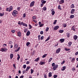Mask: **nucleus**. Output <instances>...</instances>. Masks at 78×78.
<instances>
[{
  "mask_svg": "<svg viewBox=\"0 0 78 78\" xmlns=\"http://www.w3.org/2000/svg\"><path fill=\"white\" fill-rule=\"evenodd\" d=\"M0 51H2V52H4V51H5V52H6L8 51V49L6 48H2L0 49Z\"/></svg>",
  "mask_w": 78,
  "mask_h": 78,
  "instance_id": "nucleus-1",
  "label": "nucleus"
},
{
  "mask_svg": "<svg viewBox=\"0 0 78 78\" xmlns=\"http://www.w3.org/2000/svg\"><path fill=\"white\" fill-rule=\"evenodd\" d=\"M19 14V12L16 10H14L12 13V14L14 16H16V14Z\"/></svg>",
  "mask_w": 78,
  "mask_h": 78,
  "instance_id": "nucleus-2",
  "label": "nucleus"
},
{
  "mask_svg": "<svg viewBox=\"0 0 78 78\" xmlns=\"http://www.w3.org/2000/svg\"><path fill=\"white\" fill-rule=\"evenodd\" d=\"M58 65H56L54 67H53V70H55L56 69H58Z\"/></svg>",
  "mask_w": 78,
  "mask_h": 78,
  "instance_id": "nucleus-3",
  "label": "nucleus"
},
{
  "mask_svg": "<svg viewBox=\"0 0 78 78\" xmlns=\"http://www.w3.org/2000/svg\"><path fill=\"white\" fill-rule=\"evenodd\" d=\"M35 3V2L34 1H33L31 2L30 5V7H32V6H33L34 5Z\"/></svg>",
  "mask_w": 78,
  "mask_h": 78,
  "instance_id": "nucleus-4",
  "label": "nucleus"
},
{
  "mask_svg": "<svg viewBox=\"0 0 78 78\" xmlns=\"http://www.w3.org/2000/svg\"><path fill=\"white\" fill-rule=\"evenodd\" d=\"M61 51V48H58L56 50V53H59L60 51Z\"/></svg>",
  "mask_w": 78,
  "mask_h": 78,
  "instance_id": "nucleus-5",
  "label": "nucleus"
},
{
  "mask_svg": "<svg viewBox=\"0 0 78 78\" xmlns=\"http://www.w3.org/2000/svg\"><path fill=\"white\" fill-rule=\"evenodd\" d=\"M12 9H13L12 6H10L9 8V12H10V11H12Z\"/></svg>",
  "mask_w": 78,
  "mask_h": 78,
  "instance_id": "nucleus-6",
  "label": "nucleus"
},
{
  "mask_svg": "<svg viewBox=\"0 0 78 78\" xmlns=\"http://www.w3.org/2000/svg\"><path fill=\"white\" fill-rule=\"evenodd\" d=\"M45 64V62H40L39 64L40 65H44Z\"/></svg>",
  "mask_w": 78,
  "mask_h": 78,
  "instance_id": "nucleus-7",
  "label": "nucleus"
},
{
  "mask_svg": "<svg viewBox=\"0 0 78 78\" xmlns=\"http://www.w3.org/2000/svg\"><path fill=\"white\" fill-rule=\"evenodd\" d=\"M21 23L22 25H23V26H24L25 27H28V25L27 24L25 23H23V22H22Z\"/></svg>",
  "mask_w": 78,
  "mask_h": 78,
  "instance_id": "nucleus-8",
  "label": "nucleus"
},
{
  "mask_svg": "<svg viewBox=\"0 0 78 78\" xmlns=\"http://www.w3.org/2000/svg\"><path fill=\"white\" fill-rule=\"evenodd\" d=\"M58 28H59V26H57L54 27V30H57Z\"/></svg>",
  "mask_w": 78,
  "mask_h": 78,
  "instance_id": "nucleus-9",
  "label": "nucleus"
},
{
  "mask_svg": "<svg viewBox=\"0 0 78 78\" xmlns=\"http://www.w3.org/2000/svg\"><path fill=\"white\" fill-rule=\"evenodd\" d=\"M10 56L11 59H12L13 58V56H14V55L13 54H10Z\"/></svg>",
  "mask_w": 78,
  "mask_h": 78,
  "instance_id": "nucleus-10",
  "label": "nucleus"
},
{
  "mask_svg": "<svg viewBox=\"0 0 78 78\" xmlns=\"http://www.w3.org/2000/svg\"><path fill=\"white\" fill-rule=\"evenodd\" d=\"M73 39L74 40H76L78 39V36H77L75 35L73 36Z\"/></svg>",
  "mask_w": 78,
  "mask_h": 78,
  "instance_id": "nucleus-11",
  "label": "nucleus"
},
{
  "mask_svg": "<svg viewBox=\"0 0 78 78\" xmlns=\"http://www.w3.org/2000/svg\"><path fill=\"white\" fill-rule=\"evenodd\" d=\"M59 5H60V4H62V3H64V0H61L59 2Z\"/></svg>",
  "mask_w": 78,
  "mask_h": 78,
  "instance_id": "nucleus-12",
  "label": "nucleus"
},
{
  "mask_svg": "<svg viewBox=\"0 0 78 78\" xmlns=\"http://www.w3.org/2000/svg\"><path fill=\"white\" fill-rule=\"evenodd\" d=\"M64 41H65V39L63 38H61L60 40V41L62 43L64 42Z\"/></svg>",
  "mask_w": 78,
  "mask_h": 78,
  "instance_id": "nucleus-13",
  "label": "nucleus"
},
{
  "mask_svg": "<svg viewBox=\"0 0 78 78\" xmlns=\"http://www.w3.org/2000/svg\"><path fill=\"white\" fill-rule=\"evenodd\" d=\"M66 36L68 37H70V33H67L66 34Z\"/></svg>",
  "mask_w": 78,
  "mask_h": 78,
  "instance_id": "nucleus-14",
  "label": "nucleus"
},
{
  "mask_svg": "<svg viewBox=\"0 0 78 78\" xmlns=\"http://www.w3.org/2000/svg\"><path fill=\"white\" fill-rule=\"evenodd\" d=\"M71 30H73L74 31H75V26H73L71 28Z\"/></svg>",
  "mask_w": 78,
  "mask_h": 78,
  "instance_id": "nucleus-15",
  "label": "nucleus"
},
{
  "mask_svg": "<svg viewBox=\"0 0 78 78\" xmlns=\"http://www.w3.org/2000/svg\"><path fill=\"white\" fill-rule=\"evenodd\" d=\"M66 68V66H63V67L62 69L61 70L62 71H64L65 70Z\"/></svg>",
  "mask_w": 78,
  "mask_h": 78,
  "instance_id": "nucleus-16",
  "label": "nucleus"
},
{
  "mask_svg": "<svg viewBox=\"0 0 78 78\" xmlns=\"http://www.w3.org/2000/svg\"><path fill=\"white\" fill-rule=\"evenodd\" d=\"M75 9H72L71 11V14H73L74 13V12H75Z\"/></svg>",
  "mask_w": 78,
  "mask_h": 78,
  "instance_id": "nucleus-17",
  "label": "nucleus"
},
{
  "mask_svg": "<svg viewBox=\"0 0 78 78\" xmlns=\"http://www.w3.org/2000/svg\"><path fill=\"white\" fill-rule=\"evenodd\" d=\"M20 47H18L17 49H16L15 51V52H17V51H19V50H20Z\"/></svg>",
  "mask_w": 78,
  "mask_h": 78,
  "instance_id": "nucleus-18",
  "label": "nucleus"
},
{
  "mask_svg": "<svg viewBox=\"0 0 78 78\" xmlns=\"http://www.w3.org/2000/svg\"><path fill=\"white\" fill-rule=\"evenodd\" d=\"M18 47V45L17 44H16L14 47V49H17Z\"/></svg>",
  "mask_w": 78,
  "mask_h": 78,
  "instance_id": "nucleus-19",
  "label": "nucleus"
},
{
  "mask_svg": "<svg viewBox=\"0 0 78 78\" xmlns=\"http://www.w3.org/2000/svg\"><path fill=\"white\" fill-rule=\"evenodd\" d=\"M44 0H41V2L42 3H43V4H45V3H46V1Z\"/></svg>",
  "mask_w": 78,
  "mask_h": 78,
  "instance_id": "nucleus-20",
  "label": "nucleus"
},
{
  "mask_svg": "<svg viewBox=\"0 0 78 78\" xmlns=\"http://www.w3.org/2000/svg\"><path fill=\"white\" fill-rule=\"evenodd\" d=\"M18 36L19 37H20L21 36V33L20 32H18L17 33Z\"/></svg>",
  "mask_w": 78,
  "mask_h": 78,
  "instance_id": "nucleus-21",
  "label": "nucleus"
},
{
  "mask_svg": "<svg viewBox=\"0 0 78 78\" xmlns=\"http://www.w3.org/2000/svg\"><path fill=\"white\" fill-rule=\"evenodd\" d=\"M30 34V31H28L27 32V33L26 34L27 36H29Z\"/></svg>",
  "mask_w": 78,
  "mask_h": 78,
  "instance_id": "nucleus-22",
  "label": "nucleus"
},
{
  "mask_svg": "<svg viewBox=\"0 0 78 78\" xmlns=\"http://www.w3.org/2000/svg\"><path fill=\"white\" fill-rule=\"evenodd\" d=\"M58 9H59L60 10H62V9L61 8V5H59L58 6Z\"/></svg>",
  "mask_w": 78,
  "mask_h": 78,
  "instance_id": "nucleus-23",
  "label": "nucleus"
},
{
  "mask_svg": "<svg viewBox=\"0 0 78 78\" xmlns=\"http://www.w3.org/2000/svg\"><path fill=\"white\" fill-rule=\"evenodd\" d=\"M30 69V66H27V67L26 70V71H28V70H29Z\"/></svg>",
  "mask_w": 78,
  "mask_h": 78,
  "instance_id": "nucleus-24",
  "label": "nucleus"
},
{
  "mask_svg": "<svg viewBox=\"0 0 78 78\" xmlns=\"http://www.w3.org/2000/svg\"><path fill=\"white\" fill-rule=\"evenodd\" d=\"M74 16H74V15H70L69 18L70 19H73V18Z\"/></svg>",
  "mask_w": 78,
  "mask_h": 78,
  "instance_id": "nucleus-25",
  "label": "nucleus"
},
{
  "mask_svg": "<svg viewBox=\"0 0 78 78\" xmlns=\"http://www.w3.org/2000/svg\"><path fill=\"white\" fill-rule=\"evenodd\" d=\"M47 55H48V54H44V55L42 56V57L43 58H44L46 57L47 56Z\"/></svg>",
  "mask_w": 78,
  "mask_h": 78,
  "instance_id": "nucleus-26",
  "label": "nucleus"
},
{
  "mask_svg": "<svg viewBox=\"0 0 78 78\" xmlns=\"http://www.w3.org/2000/svg\"><path fill=\"white\" fill-rule=\"evenodd\" d=\"M59 33H62L64 32V30H60L58 31Z\"/></svg>",
  "mask_w": 78,
  "mask_h": 78,
  "instance_id": "nucleus-27",
  "label": "nucleus"
},
{
  "mask_svg": "<svg viewBox=\"0 0 78 78\" xmlns=\"http://www.w3.org/2000/svg\"><path fill=\"white\" fill-rule=\"evenodd\" d=\"M18 57L17 58V59L18 60H19V59L20 58V55L19 54H17Z\"/></svg>",
  "mask_w": 78,
  "mask_h": 78,
  "instance_id": "nucleus-28",
  "label": "nucleus"
},
{
  "mask_svg": "<svg viewBox=\"0 0 78 78\" xmlns=\"http://www.w3.org/2000/svg\"><path fill=\"white\" fill-rule=\"evenodd\" d=\"M49 39H50V37L49 36L48 38L45 40V42H47L48 41Z\"/></svg>",
  "mask_w": 78,
  "mask_h": 78,
  "instance_id": "nucleus-29",
  "label": "nucleus"
},
{
  "mask_svg": "<svg viewBox=\"0 0 78 78\" xmlns=\"http://www.w3.org/2000/svg\"><path fill=\"white\" fill-rule=\"evenodd\" d=\"M39 60V58H37V59H36L34 61H35V62H37V61H38Z\"/></svg>",
  "mask_w": 78,
  "mask_h": 78,
  "instance_id": "nucleus-30",
  "label": "nucleus"
},
{
  "mask_svg": "<svg viewBox=\"0 0 78 78\" xmlns=\"http://www.w3.org/2000/svg\"><path fill=\"white\" fill-rule=\"evenodd\" d=\"M55 12L54 11H52L51 12V14L52 16H54V15H55Z\"/></svg>",
  "mask_w": 78,
  "mask_h": 78,
  "instance_id": "nucleus-31",
  "label": "nucleus"
},
{
  "mask_svg": "<svg viewBox=\"0 0 78 78\" xmlns=\"http://www.w3.org/2000/svg\"><path fill=\"white\" fill-rule=\"evenodd\" d=\"M52 75L51 74V72H50L48 74L49 77H51V76Z\"/></svg>",
  "mask_w": 78,
  "mask_h": 78,
  "instance_id": "nucleus-32",
  "label": "nucleus"
},
{
  "mask_svg": "<svg viewBox=\"0 0 78 78\" xmlns=\"http://www.w3.org/2000/svg\"><path fill=\"white\" fill-rule=\"evenodd\" d=\"M52 59H53V58H50L48 60V62H50L51 61V60H52Z\"/></svg>",
  "mask_w": 78,
  "mask_h": 78,
  "instance_id": "nucleus-33",
  "label": "nucleus"
},
{
  "mask_svg": "<svg viewBox=\"0 0 78 78\" xmlns=\"http://www.w3.org/2000/svg\"><path fill=\"white\" fill-rule=\"evenodd\" d=\"M75 62V58H72L71 60V62Z\"/></svg>",
  "mask_w": 78,
  "mask_h": 78,
  "instance_id": "nucleus-34",
  "label": "nucleus"
},
{
  "mask_svg": "<svg viewBox=\"0 0 78 78\" xmlns=\"http://www.w3.org/2000/svg\"><path fill=\"white\" fill-rule=\"evenodd\" d=\"M68 44L69 45V47H70L71 45H72V42L71 41L69 42L68 43Z\"/></svg>",
  "mask_w": 78,
  "mask_h": 78,
  "instance_id": "nucleus-35",
  "label": "nucleus"
},
{
  "mask_svg": "<svg viewBox=\"0 0 78 78\" xmlns=\"http://www.w3.org/2000/svg\"><path fill=\"white\" fill-rule=\"evenodd\" d=\"M70 50V48H65V51H69Z\"/></svg>",
  "mask_w": 78,
  "mask_h": 78,
  "instance_id": "nucleus-36",
  "label": "nucleus"
},
{
  "mask_svg": "<svg viewBox=\"0 0 78 78\" xmlns=\"http://www.w3.org/2000/svg\"><path fill=\"white\" fill-rule=\"evenodd\" d=\"M63 26L64 28H66L67 27V25H66V23L63 24Z\"/></svg>",
  "mask_w": 78,
  "mask_h": 78,
  "instance_id": "nucleus-37",
  "label": "nucleus"
},
{
  "mask_svg": "<svg viewBox=\"0 0 78 78\" xmlns=\"http://www.w3.org/2000/svg\"><path fill=\"white\" fill-rule=\"evenodd\" d=\"M18 23V25H22V23H21L20 21H19Z\"/></svg>",
  "mask_w": 78,
  "mask_h": 78,
  "instance_id": "nucleus-38",
  "label": "nucleus"
},
{
  "mask_svg": "<svg viewBox=\"0 0 78 78\" xmlns=\"http://www.w3.org/2000/svg\"><path fill=\"white\" fill-rule=\"evenodd\" d=\"M43 10L44 11H46V10H47V8H46V7H44L43 8Z\"/></svg>",
  "mask_w": 78,
  "mask_h": 78,
  "instance_id": "nucleus-39",
  "label": "nucleus"
},
{
  "mask_svg": "<svg viewBox=\"0 0 78 78\" xmlns=\"http://www.w3.org/2000/svg\"><path fill=\"white\" fill-rule=\"evenodd\" d=\"M4 13H0V16H4Z\"/></svg>",
  "mask_w": 78,
  "mask_h": 78,
  "instance_id": "nucleus-40",
  "label": "nucleus"
},
{
  "mask_svg": "<svg viewBox=\"0 0 78 78\" xmlns=\"http://www.w3.org/2000/svg\"><path fill=\"white\" fill-rule=\"evenodd\" d=\"M29 29H31V28H32V26H31V25H29Z\"/></svg>",
  "mask_w": 78,
  "mask_h": 78,
  "instance_id": "nucleus-41",
  "label": "nucleus"
},
{
  "mask_svg": "<svg viewBox=\"0 0 78 78\" xmlns=\"http://www.w3.org/2000/svg\"><path fill=\"white\" fill-rule=\"evenodd\" d=\"M30 43L29 42H27V43H26V45L28 47L29 45H30Z\"/></svg>",
  "mask_w": 78,
  "mask_h": 78,
  "instance_id": "nucleus-42",
  "label": "nucleus"
},
{
  "mask_svg": "<svg viewBox=\"0 0 78 78\" xmlns=\"http://www.w3.org/2000/svg\"><path fill=\"white\" fill-rule=\"evenodd\" d=\"M53 77L54 78H57L58 77V75H54Z\"/></svg>",
  "mask_w": 78,
  "mask_h": 78,
  "instance_id": "nucleus-43",
  "label": "nucleus"
},
{
  "mask_svg": "<svg viewBox=\"0 0 78 78\" xmlns=\"http://www.w3.org/2000/svg\"><path fill=\"white\" fill-rule=\"evenodd\" d=\"M28 31V29H27L25 28L24 30V33H26L27 31Z\"/></svg>",
  "mask_w": 78,
  "mask_h": 78,
  "instance_id": "nucleus-44",
  "label": "nucleus"
},
{
  "mask_svg": "<svg viewBox=\"0 0 78 78\" xmlns=\"http://www.w3.org/2000/svg\"><path fill=\"white\" fill-rule=\"evenodd\" d=\"M71 8H73L74 7V5H73V4H72L71 5Z\"/></svg>",
  "mask_w": 78,
  "mask_h": 78,
  "instance_id": "nucleus-45",
  "label": "nucleus"
},
{
  "mask_svg": "<svg viewBox=\"0 0 78 78\" xmlns=\"http://www.w3.org/2000/svg\"><path fill=\"white\" fill-rule=\"evenodd\" d=\"M56 22H57V20H55L53 23L54 25H55V24L56 23Z\"/></svg>",
  "mask_w": 78,
  "mask_h": 78,
  "instance_id": "nucleus-46",
  "label": "nucleus"
},
{
  "mask_svg": "<svg viewBox=\"0 0 78 78\" xmlns=\"http://www.w3.org/2000/svg\"><path fill=\"white\" fill-rule=\"evenodd\" d=\"M12 44V42L11 41H10L9 42H8V44Z\"/></svg>",
  "mask_w": 78,
  "mask_h": 78,
  "instance_id": "nucleus-47",
  "label": "nucleus"
},
{
  "mask_svg": "<svg viewBox=\"0 0 78 78\" xmlns=\"http://www.w3.org/2000/svg\"><path fill=\"white\" fill-rule=\"evenodd\" d=\"M48 30H49V27H47L46 29V31H48Z\"/></svg>",
  "mask_w": 78,
  "mask_h": 78,
  "instance_id": "nucleus-48",
  "label": "nucleus"
},
{
  "mask_svg": "<svg viewBox=\"0 0 78 78\" xmlns=\"http://www.w3.org/2000/svg\"><path fill=\"white\" fill-rule=\"evenodd\" d=\"M44 36H42L41 37V40H43L44 39Z\"/></svg>",
  "mask_w": 78,
  "mask_h": 78,
  "instance_id": "nucleus-49",
  "label": "nucleus"
},
{
  "mask_svg": "<svg viewBox=\"0 0 78 78\" xmlns=\"http://www.w3.org/2000/svg\"><path fill=\"white\" fill-rule=\"evenodd\" d=\"M26 67H27V65H23V69H26Z\"/></svg>",
  "mask_w": 78,
  "mask_h": 78,
  "instance_id": "nucleus-50",
  "label": "nucleus"
},
{
  "mask_svg": "<svg viewBox=\"0 0 78 78\" xmlns=\"http://www.w3.org/2000/svg\"><path fill=\"white\" fill-rule=\"evenodd\" d=\"M55 66V63H53L52 64V66L54 67Z\"/></svg>",
  "mask_w": 78,
  "mask_h": 78,
  "instance_id": "nucleus-51",
  "label": "nucleus"
},
{
  "mask_svg": "<svg viewBox=\"0 0 78 78\" xmlns=\"http://www.w3.org/2000/svg\"><path fill=\"white\" fill-rule=\"evenodd\" d=\"M38 40H39V41H40V38H41V35H38Z\"/></svg>",
  "mask_w": 78,
  "mask_h": 78,
  "instance_id": "nucleus-52",
  "label": "nucleus"
},
{
  "mask_svg": "<svg viewBox=\"0 0 78 78\" xmlns=\"http://www.w3.org/2000/svg\"><path fill=\"white\" fill-rule=\"evenodd\" d=\"M40 34H44V31H41L40 32Z\"/></svg>",
  "mask_w": 78,
  "mask_h": 78,
  "instance_id": "nucleus-53",
  "label": "nucleus"
},
{
  "mask_svg": "<svg viewBox=\"0 0 78 78\" xmlns=\"http://www.w3.org/2000/svg\"><path fill=\"white\" fill-rule=\"evenodd\" d=\"M44 24H41L40 26H39V27H43L44 26Z\"/></svg>",
  "mask_w": 78,
  "mask_h": 78,
  "instance_id": "nucleus-54",
  "label": "nucleus"
},
{
  "mask_svg": "<svg viewBox=\"0 0 78 78\" xmlns=\"http://www.w3.org/2000/svg\"><path fill=\"white\" fill-rule=\"evenodd\" d=\"M13 66L14 67V69H16V65L14 64H13Z\"/></svg>",
  "mask_w": 78,
  "mask_h": 78,
  "instance_id": "nucleus-55",
  "label": "nucleus"
},
{
  "mask_svg": "<svg viewBox=\"0 0 78 78\" xmlns=\"http://www.w3.org/2000/svg\"><path fill=\"white\" fill-rule=\"evenodd\" d=\"M75 69H76L74 67L72 68V70H73V71H74V70H75Z\"/></svg>",
  "mask_w": 78,
  "mask_h": 78,
  "instance_id": "nucleus-56",
  "label": "nucleus"
},
{
  "mask_svg": "<svg viewBox=\"0 0 78 78\" xmlns=\"http://www.w3.org/2000/svg\"><path fill=\"white\" fill-rule=\"evenodd\" d=\"M34 72V71L33 70V69H31V73H33Z\"/></svg>",
  "mask_w": 78,
  "mask_h": 78,
  "instance_id": "nucleus-57",
  "label": "nucleus"
},
{
  "mask_svg": "<svg viewBox=\"0 0 78 78\" xmlns=\"http://www.w3.org/2000/svg\"><path fill=\"white\" fill-rule=\"evenodd\" d=\"M23 17H26V14L24 13L23 15Z\"/></svg>",
  "mask_w": 78,
  "mask_h": 78,
  "instance_id": "nucleus-58",
  "label": "nucleus"
},
{
  "mask_svg": "<svg viewBox=\"0 0 78 78\" xmlns=\"http://www.w3.org/2000/svg\"><path fill=\"white\" fill-rule=\"evenodd\" d=\"M47 76L46 75V74H44V78H47Z\"/></svg>",
  "mask_w": 78,
  "mask_h": 78,
  "instance_id": "nucleus-59",
  "label": "nucleus"
},
{
  "mask_svg": "<svg viewBox=\"0 0 78 78\" xmlns=\"http://www.w3.org/2000/svg\"><path fill=\"white\" fill-rule=\"evenodd\" d=\"M30 63V61H27L26 62V64H29Z\"/></svg>",
  "mask_w": 78,
  "mask_h": 78,
  "instance_id": "nucleus-60",
  "label": "nucleus"
},
{
  "mask_svg": "<svg viewBox=\"0 0 78 78\" xmlns=\"http://www.w3.org/2000/svg\"><path fill=\"white\" fill-rule=\"evenodd\" d=\"M64 62H65V61H63L62 63H61V64H64Z\"/></svg>",
  "mask_w": 78,
  "mask_h": 78,
  "instance_id": "nucleus-61",
  "label": "nucleus"
},
{
  "mask_svg": "<svg viewBox=\"0 0 78 78\" xmlns=\"http://www.w3.org/2000/svg\"><path fill=\"white\" fill-rule=\"evenodd\" d=\"M6 11H9V8H6Z\"/></svg>",
  "mask_w": 78,
  "mask_h": 78,
  "instance_id": "nucleus-62",
  "label": "nucleus"
},
{
  "mask_svg": "<svg viewBox=\"0 0 78 78\" xmlns=\"http://www.w3.org/2000/svg\"><path fill=\"white\" fill-rule=\"evenodd\" d=\"M23 77H24V76L22 75L20 76V78H23Z\"/></svg>",
  "mask_w": 78,
  "mask_h": 78,
  "instance_id": "nucleus-63",
  "label": "nucleus"
},
{
  "mask_svg": "<svg viewBox=\"0 0 78 78\" xmlns=\"http://www.w3.org/2000/svg\"><path fill=\"white\" fill-rule=\"evenodd\" d=\"M78 55V51L77 52H76L75 53V55Z\"/></svg>",
  "mask_w": 78,
  "mask_h": 78,
  "instance_id": "nucleus-64",
  "label": "nucleus"
}]
</instances>
